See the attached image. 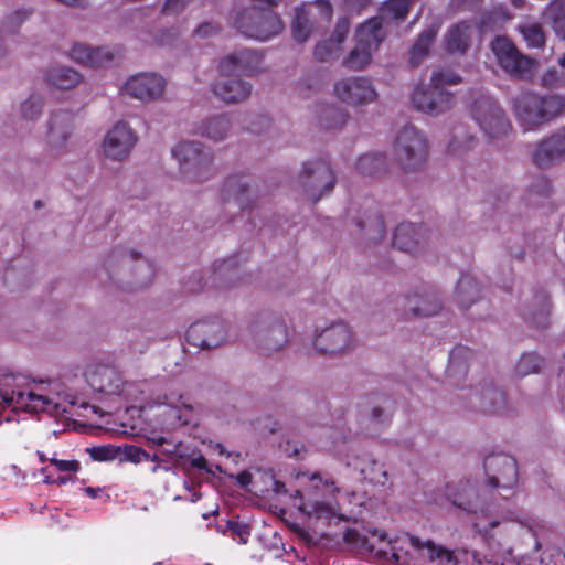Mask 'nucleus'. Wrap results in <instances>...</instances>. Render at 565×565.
I'll return each instance as SVG.
<instances>
[{"label": "nucleus", "mask_w": 565, "mask_h": 565, "mask_svg": "<svg viewBox=\"0 0 565 565\" xmlns=\"http://www.w3.org/2000/svg\"><path fill=\"white\" fill-rule=\"evenodd\" d=\"M486 482L475 487L469 480L456 486H447L445 495L451 504L475 516L473 527L484 535L491 530L513 520L511 513H494L497 498L494 490L502 499L514 493L518 482V466L513 457L497 454L484 459Z\"/></svg>", "instance_id": "obj_1"}, {"label": "nucleus", "mask_w": 565, "mask_h": 565, "mask_svg": "<svg viewBox=\"0 0 565 565\" xmlns=\"http://www.w3.org/2000/svg\"><path fill=\"white\" fill-rule=\"evenodd\" d=\"M299 479H306L311 483V490L303 495L300 490H295L291 497L298 499V509L309 518L322 521L326 524L332 520L344 519L341 507L345 503L349 505L362 507L364 501L355 492H345L335 499V494L340 493L339 488L330 479H323L319 472L298 475Z\"/></svg>", "instance_id": "obj_2"}, {"label": "nucleus", "mask_w": 565, "mask_h": 565, "mask_svg": "<svg viewBox=\"0 0 565 565\" xmlns=\"http://www.w3.org/2000/svg\"><path fill=\"white\" fill-rule=\"evenodd\" d=\"M105 269L110 278L134 284L149 285L156 276V267L140 252L130 247H116L106 257Z\"/></svg>", "instance_id": "obj_3"}, {"label": "nucleus", "mask_w": 565, "mask_h": 565, "mask_svg": "<svg viewBox=\"0 0 565 565\" xmlns=\"http://www.w3.org/2000/svg\"><path fill=\"white\" fill-rule=\"evenodd\" d=\"M565 108V97L541 95L533 92L520 94L514 100V110L524 130H534L558 117Z\"/></svg>", "instance_id": "obj_4"}, {"label": "nucleus", "mask_w": 565, "mask_h": 565, "mask_svg": "<svg viewBox=\"0 0 565 565\" xmlns=\"http://www.w3.org/2000/svg\"><path fill=\"white\" fill-rule=\"evenodd\" d=\"M172 157L179 164L182 178L188 182H203L213 174V156L200 141H183L173 147Z\"/></svg>", "instance_id": "obj_5"}, {"label": "nucleus", "mask_w": 565, "mask_h": 565, "mask_svg": "<svg viewBox=\"0 0 565 565\" xmlns=\"http://www.w3.org/2000/svg\"><path fill=\"white\" fill-rule=\"evenodd\" d=\"M394 157L401 169L405 172L420 170L428 157V141L426 136L415 126L402 128L393 146Z\"/></svg>", "instance_id": "obj_6"}, {"label": "nucleus", "mask_w": 565, "mask_h": 565, "mask_svg": "<svg viewBox=\"0 0 565 565\" xmlns=\"http://www.w3.org/2000/svg\"><path fill=\"white\" fill-rule=\"evenodd\" d=\"M234 24L242 34L258 41H267L282 30V22L273 10L256 7L238 12Z\"/></svg>", "instance_id": "obj_7"}, {"label": "nucleus", "mask_w": 565, "mask_h": 565, "mask_svg": "<svg viewBox=\"0 0 565 565\" xmlns=\"http://www.w3.org/2000/svg\"><path fill=\"white\" fill-rule=\"evenodd\" d=\"M299 182L303 194L316 203L333 191L337 184V177L327 160L318 159L303 164Z\"/></svg>", "instance_id": "obj_8"}, {"label": "nucleus", "mask_w": 565, "mask_h": 565, "mask_svg": "<svg viewBox=\"0 0 565 565\" xmlns=\"http://www.w3.org/2000/svg\"><path fill=\"white\" fill-rule=\"evenodd\" d=\"M490 46L501 68L515 78H530L537 68L536 60L521 53L507 36H495Z\"/></svg>", "instance_id": "obj_9"}, {"label": "nucleus", "mask_w": 565, "mask_h": 565, "mask_svg": "<svg viewBox=\"0 0 565 565\" xmlns=\"http://www.w3.org/2000/svg\"><path fill=\"white\" fill-rule=\"evenodd\" d=\"M253 332L258 351L271 355L280 351L289 340L285 321L277 316H263L253 323Z\"/></svg>", "instance_id": "obj_10"}, {"label": "nucleus", "mask_w": 565, "mask_h": 565, "mask_svg": "<svg viewBox=\"0 0 565 565\" xmlns=\"http://www.w3.org/2000/svg\"><path fill=\"white\" fill-rule=\"evenodd\" d=\"M0 406L24 409L25 412H47L52 415L66 413L55 397L30 390L8 391L0 388Z\"/></svg>", "instance_id": "obj_11"}, {"label": "nucleus", "mask_w": 565, "mask_h": 565, "mask_svg": "<svg viewBox=\"0 0 565 565\" xmlns=\"http://www.w3.org/2000/svg\"><path fill=\"white\" fill-rule=\"evenodd\" d=\"M472 116L490 139H498L507 135L511 128L503 109L489 97H482L475 102Z\"/></svg>", "instance_id": "obj_12"}, {"label": "nucleus", "mask_w": 565, "mask_h": 565, "mask_svg": "<svg viewBox=\"0 0 565 565\" xmlns=\"http://www.w3.org/2000/svg\"><path fill=\"white\" fill-rule=\"evenodd\" d=\"M47 125L46 151L53 158H61L72 149L74 115L64 110L53 113Z\"/></svg>", "instance_id": "obj_13"}, {"label": "nucleus", "mask_w": 565, "mask_h": 565, "mask_svg": "<svg viewBox=\"0 0 565 565\" xmlns=\"http://www.w3.org/2000/svg\"><path fill=\"white\" fill-rule=\"evenodd\" d=\"M137 141L136 131L127 122L118 121L106 132L102 151L105 158L122 162L129 158Z\"/></svg>", "instance_id": "obj_14"}, {"label": "nucleus", "mask_w": 565, "mask_h": 565, "mask_svg": "<svg viewBox=\"0 0 565 565\" xmlns=\"http://www.w3.org/2000/svg\"><path fill=\"white\" fill-rule=\"evenodd\" d=\"M355 337L351 327L343 322H334L318 331L313 339L315 349L323 354H338L353 349Z\"/></svg>", "instance_id": "obj_15"}, {"label": "nucleus", "mask_w": 565, "mask_h": 565, "mask_svg": "<svg viewBox=\"0 0 565 565\" xmlns=\"http://www.w3.org/2000/svg\"><path fill=\"white\" fill-rule=\"evenodd\" d=\"M186 340L200 349L217 348L227 340V326L220 317L199 320L189 327Z\"/></svg>", "instance_id": "obj_16"}, {"label": "nucleus", "mask_w": 565, "mask_h": 565, "mask_svg": "<svg viewBox=\"0 0 565 565\" xmlns=\"http://www.w3.org/2000/svg\"><path fill=\"white\" fill-rule=\"evenodd\" d=\"M412 103L419 111L437 116L452 108L455 96L446 89L437 88L430 81L428 85H419L414 89Z\"/></svg>", "instance_id": "obj_17"}, {"label": "nucleus", "mask_w": 565, "mask_h": 565, "mask_svg": "<svg viewBox=\"0 0 565 565\" xmlns=\"http://www.w3.org/2000/svg\"><path fill=\"white\" fill-rule=\"evenodd\" d=\"M334 94L343 103L350 106H365L377 98L372 82L366 77H348L334 84Z\"/></svg>", "instance_id": "obj_18"}, {"label": "nucleus", "mask_w": 565, "mask_h": 565, "mask_svg": "<svg viewBox=\"0 0 565 565\" xmlns=\"http://www.w3.org/2000/svg\"><path fill=\"white\" fill-rule=\"evenodd\" d=\"M166 85V79L157 73H138L126 81L124 92L135 99L149 103L162 96Z\"/></svg>", "instance_id": "obj_19"}, {"label": "nucleus", "mask_w": 565, "mask_h": 565, "mask_svg": "<svg viewBox=\"0 0 565 565\" xmlns=\"http://www.w3.org/2000/svg\"><path fill=\"white\" fill-rule=\"evenodd\" d=\"M85 377L88 385L98 393L119 395L125 386L120 373L110 365L93 363L87 366Z\"/></svg>", "instance_id": "obj_20"}, {"label": "nucleus", "mask_w": 565, "mask_h": 565, "mask_svg": "<svg viewBox=\"0 0 565 565\" xmlns=\"http://www.w3.org/2000/svg\"><path fill=\"white\" fill-rule=\"evenodd\" d=\"M213 95L226 105L246 102L253 92L250 82L236 75L221 74L211 86Z\"/></svg>", "instance_id": "obj_21"}, {"label": "nucleus", "mask_w": 565, "mask_h": 565, "mask_svg": "<svg viewBox=\"0 0 565 565\" xmlns=\"http://www.w3.org/2000/svg\"><path fill=\"white\" fill-rule=\"evenodd\" d=\"M262 55L248 49L236 50L224 56L218 64L220 74L254 75L260 71Z\"/></svg>", "instance_id": "obj_22"}, {"label": "nucleus", "mask_w": 565, "mask_h": 565, "mask_svg": "<svg viewBox=\"0 0 565 565\" xmlns=\"http://www.w3.org/2000/svg\"><path fill=\"white\" fill-rule=\"evenodd\" d=\"M347 466L358 470L363 480L375 486H386L388 473L384 466L367 451H353L347 459Z\"/></svg>", "instance_id": "obj_23"}, {"label": "nucleus", "mask_w": 565, "mask_h": 565, "mask_svg": "<svg viewBox=\"0 0 565 565\" xmlns=\"http://www.w3.org/2000/svg\"><path fill=\"white\" fill-rule=\"evenodd\" d=\"M348 221L354 223L356 233L370 242H377L385 235L383 217L375 210L367 209L363 215L351 207L348 211Z\"/></svg>", "instance_id": "obj_24"}, {"label": "nucleus", "mask_w": 565, "mask_h": 565, "mask_svg": "<svg viewBox=\"0 0 565 565\" xmlns=\"http://www.w3.org/2000/svg\"><path fill=\"white\" fill-rule=\"evenodd\" d=\"M426 244V232L423 226L413 223H401L393 236V245L409 254L420 252Z\"/></svg>", "instance_id": "obj_25"}, {"label": "nucleus", "mask_w": 565, "mask_h": 565, "mask_svg": "<svg viewBox=\"0 0 565 565\" xmlns=\"http://www.w3.org/2000/svg\"><path fill=\"white\" fill-rule=\"evenodd\" d=\"M565 159V131H559L543 140L533 153L540 168L550 167Z\"/></svg>", "instance_id": "obj_26"}, {"label": "nucleus", "mask_w": 565, "mask_h": 565, "mask_svg": "<svg viewBox=\"0 0 565 565\" xmlns=\"http://www.w3.org/2000/svg\"><path fill=\"white\" fill-rule=\"evenodd\" d=\"M409 545L418 552L419 556L433 565H459L455 553L433 541H422L419 537L409 535Z\"/></svg>", "instance_id": "obj_27"}, {"label": "nucleus", "mask_w": 565, "mask_h": 565, "mask_svg": "<svg viewBox=\"0 0 565 565\" xmlns=\"http://www.w3.org/2000/svg\"><path fill=\"white\" fill-rule=\"evenodd\" d=\"M473 28L463 21L449 26L443 36V46L451 55H463L471 44Z\"/></svg>", "instance_id": "obj_28"}, {"label": "nucleus", "mask_w": 565, "mask_h": 565, "mask_svg": "<svg viewBox=\"0 0 565 565\" xmlns=\"http://www.w3.org/2000/svg\"><path fill=\"white\" fill-rule=\"evenodd\" d=\"M441 310V302L433 296L412 295L403 301L404 319L416 317H431Z\"/></svg>", "instance_id": "obj_29"}, {"label": "nucleus", "mask_w": 565, "mask_h": 565, "mask_svg": "<svg viewBox=\"0 0 565 565\" xmlns=\"http://www.w3.org/2000/svg\"><path fill=\"white\" fill-rule=\"evenodd\" d=\"M70 56L75 62L90 67H102L113 61V54L106 47H90L85 44H75Z\"/></svg>", "instance_id": "obj_30"}, {"label": "nucleus", "mask_w": 565, "mask_h": 565, "mask_svg": "<svg viewBox=\"0 0 565 565\" xmlns=\"http://www.w3.org/2000/svg\"><path fill=\"white\" fill-rule=\"evenodd\" d=\"M356 42L374 51L386 36L382 17H373L356 29Z\"/></svg>", "instance_id": "obj_31"}, {"label": "nucleus", "mask_w": 565, "mask_h": 565, "mask_svg": "<svg viewBox=\"0 0 565 565\" xmlns=\"http://www.w3.org/2000/svg\"><path fill=\"white\" fill-rule=\"evenodd\" d=\"M225 200H233L241 209L250 202V188L245 175H231L225 179L222 188Z\"/></svg>", "instance_id": "obj_32"}, {"label": "nucleus", "mask_w": 565, "mask_h": 565, "mask_svg": "<svg viewBox=\"0 0 565 565\" xmlns=\"http://www.w3.org/2000/svg\"><path fill=\"white\" fill-rule=\"evenodd\" d=\"M231 127V117L227 114H221L203 120L198 127V132L213 141H222L226 138Z\"/></svg>", "instance_id": "obj_33"}, {"label": "nucleus", "mask_w": 565, "mask_h": 565, "mask_svg": "<svg viewBox=\"0 0 565 565\" xmlns=\"http://www.w3.org/2000/svg\"><path fill=\"white\" fill-rule=\"evenodd\" d=\"M238 279V269L233 258L223 259L214 264L211 276L212 285L217 288H231Z\"/></svg>", "instance_id": "obj_34"}, {"label": "nucleus", "mask_w": 565, "mask_h": 565, "mask_svg": "<svg viewBox=\"0 0 565 565\" xmlns=\"http://www.w3.org/2000/svg\"><path fill=\"white\" fill-rule=\"evenodd\" d=\"M542 18L555 35L565 41V0H552L544 8Z\"/></svg>", "instance_id": "obj_35"}, {"label": "nucleus", "mask_w": 565, "mask_h": 565, "mask_svg": "<svg viewBox=\"0 0 565 565\" xmlns=\"http://www.w3.org/2000/svg\"><path fill=\"white\" fill-rule=\"evenodd\" d=\"M355 170L364 177H380L387 170V158L381 152L364 153L356 160Z\"/></svg>", "instance_id": "obj_36"}, {"label": "nucleus", "mask_w": 565, "mask_h": 565, "mask_svg": "<svg viewBox=\"0 0 565 565\" xmlns=\"http://www.w3.org/2000/svg\"><path fill=\"white\" fill-rule=\"evenodd\" d=\"M46 82L57 89H72L82 82V76L67 66H54L46 72Z\"/></svg>", "instance_id": "obj_37"}, {"label": "nucleus", "mask_w": 565, "mask_h": 565, "mask_svg": "<svg viewBox=\"0 0 565 565\" xmlns=\"http://www.w3.org/2000/svg\"><path fill=\"white\" fill-rule=\"evenodd\" d=\"M438 30L439 28L437 25H430L418 35L409 51V61L413 65H418L429 54L430 47L438 34Z\"/></svg>", "instance_id": "obj_38"}, {"label": "nucleus", "mask_w": 565, "mask_h": 565, "mask_svg": "<svg viewBox=\"0 0 565 565\" xmlns=\"http://www.w3.org/2000/svg\"><path fill=\"white\" fill-rule=\"evenodd\" d=\"M477 145V139L472 136L469 129L459 125L451 131V137L448 142V152L452 156H462L469 150L473 149Z\"/></svg>", "instance_id": "obj_39"}, {"label": "nucleus", "mask_w": 565, "mask_h": 565, "mask_svg": "<svg viewBox=\"0 0 565 565\" xmlns=\"http://www.w3.org/2000/svg\"><path fill=\"white\" fill-rule=\"evenodd\" d=\"M311 6H301L296 9L295 19L292 22V36L299 42H306L311 33Z\"/></svg>", "instance_id": "obj_40"}, {"label": "nucleus", "mask_w": 565, "mask_h": 565, "mask_svg": "<svg viewBox=\"0 0 565 565\" xmlns=\"http://www.w3.org/2000/svg\"><path fill=\"white\" fill-rule=\"evenodd\" d=\"M479 292V285L473 277L470 275L460 276L456 287V297L461 306H470L478 299Z\"/></svg>", "instance_id": "obj_41"}, {"label": "nucleus", "mask_w": 565, "mask_h": 565, "mask_svg": "<svg viewBox=\"0 0 565 565\" xmlns=\"http://www.w3.org/2000/svg\"><path fill=\"white\" fill-rule=\"evenodd\" d=\"M518 31L525 41L527 47L543 49L546 43V35L543 26L537 22H525L518 25Z\"/></svg>", "instance_id": "obj_42"}, {"label": "nucleus", "mask_w": 565, "mask_h": 565, "mask_svg": "<svg viewBox=\"0 0 565 565\" xmlns=\"http://www.w3.org/2000/svg\"><path fill=\"white\" fill-rule=\"evenodd\" d=\"M164 404L170 406L174 418L182 425L192 422L193 408L181 395H170L164 397Z\"/></svg>", "instance_id": "obj_43"}, {"label": "nucleus", "mask_w": 565, "mask_h": 565, "mask_svg": "<svg viewBox=\"0 0 565 565\" xmlns=\"http://www.w3.org/2000/svg\"><path fill=\"white\" fill-rule=\"evenodd\" d=\"M44 99L42 95L32 93L20 104V116L28 121L38 120L43 114Z\"/></svg>", "instance_id": "obj_44"}, {"label": "nucleus", "mask_w": 565, "mask_h": 565, "mask_svg": "<svg viewBox=\"0 0 565 565\" xmlns=\"http://www.w3.org/2000/svg\"><path fill=\"white\" fill-rule=\"evenodd\" d=\"M412 0H386L381 7V17L402 21L409 13Z\"/></svg>", "instance_id": "obj_45"}, {"label": "nucleus", "mask_w": 565, "mask_h": 565, "mask_svg": "<svg viewBox=\"0 0 565 565\" xmlns=\"http://www.w3.org/2000/svg\"><path fill=\"white\" fill-rule=\"evenodd\" d=\"M373 52L375 51L365 45H360V43L356 42L343 64L351 70H362L370 64Z\"/></svg>", "instance_id": "obj_46"}, {"label": "nucleus", "mask_w": 565, "mask_h": 565, "mask_svg": "<svg viewBox=\"0 0 565 565\" xmlns=\"http://www.w3.org/2000/svg\"><path fill=\"white\" fill-rule=\"evenodd\" d=\"M543 364V360L536 353H524L516 363L515 372L519 376L536 373Z\"/></svg>", "instance_id": "obj_47"}, {"label": "nucleus", "mask_w": 565, "mask_h": 565, "mask_svg": "<svg viewBox=\"0 0 565 565\" xmlns=\"http://www.w3.org/2000/svg\"><path fill=\"white\" fill-rule=\"evenodd\" d=\"M430 81L439 89H445L447 86H452L461 83V76L451 70H437L434 71Z\"/></svg>", "instance_id": "obj_48"}, {"label": "nucleus", "mask_w": 565, "mask_h": 565, "mask_svg": "<svg viewBox=\"0 0 565 565\" xmlns=\"http://www.w3.org/2000/svg\"><path fill=\"white\" fill-rule=\"evenodd\" d=\"M541 85L546 88L565 87V73L555 67L548 68L541 77Z\"/></svg>", "instance_id": "obj_49"}, {"label": "nucleus", "mask_w": 565, "mask_h": 565, "mask_svg": "<svg viewBox=\"0 0 565 565\" xmlns=\"http://www.w3.org/2000/svg\"><path fill=\"white\" fill-rule=\"evenodd\" d=\"M345 119L347 115L342 110L328 108L321 119V125L326 129H333L344 125Z\"/></svg>", "instance_id": "obj_50"}, {"label": "nucleus", "mask_w": 565, "mask_h": 565, "mask_svg": "<svg viewBox=\"0 0 565 565\" xmlns=\"http://www.w3.org/2000/svg\"><path fill=\"white\" fill-rule=\"evenodd\" d=\"M349 21L347 19L340 20L334 29L333 35L329 39L332 47H340L341 43L344 42L349 33Z\"/></svg>", "instance_id": "obj_51"}, {"label": "nucleus", "mask_w": 565, "mask_h": 565, "mask_svg": "<svg viewBox=\"0 0 565 565\" xmlns=\"http://www.w3.org/2000/svg\"><path fill=\"white\" fill-rule=\"evenodd\" d=\"M340 47H332L330 40L322 41L316 45L315 56L320 61H328L337 55Z\"/></svg>", "instance_id": "obj_52"}, {"label": "nucleus", "mask_w": 565, "mask_h": 565, "mask_svg": "<svg viewBox=\"0 0 565 565\" xmlns=\"http://www.w3.org/2000/svg\"><path fill=\"white\" fill-rule=\"evenodd\" d=\"M31 14V11L26 9H19L10 14L6 19V25L10 31H14L22 22H24Z\"/></svg>", "instance_id": "obj_53"}, {"label": "nucleus", "mask_w": 565, "mask_h": 565, "mask_svg": "<svg viewBox=\"0 0 565 565\" xmlns=\"http://www.w3.org/2000/svg\"><path fill=\"white\" fill-rule=\"evenodd\" d=\"M463 352L465 350L460 348L450 354L449 365L447 367V373L449 376H454L455 373L460 369H462V372L466 374V365L462 364L460 361V358L463 354Z\"/></svg>", "instance_id": "obj_54"}, {"label": "nucleus", "mask_w": 565, "mask_h": 565, "mask_svg": "<svg viewBox=\"0 0 565 565\" xmlns=\"http://www.w3.org/2000/svg\"><path fill=\"white\" fill-rule=\"evenodd\" d=\"M226 527L232 532L234 537L239 539V543L246 544L248 541L249 532L246 525H243L235 521H227Z\"/></svg>", "instance_id": "obj_55"}, {"label": "nucleus", "mask_w": 565, "mask_h": 565, "mask_svg": "<svg viewBox=\"0 0 565 565\" xmlns=\"http://www.w3.org/2000/svg\"><path fill=\"white\" fill-rule=\"evenodd\" d=\"M117 451L111 447H94L90 450V456L97 461H107L116 457Z\"/></svg>", "instance_id": "obj_56"}, {"label": "nucleus", "mask_w": 565, "mask_h": 565, "mask_svg": "<svg viewBox=\"0 0 565 565\" xmlns=\"http://www.w3.org/2000/svg\"><path fill=\"white\" fill-rule=\"evenodd\" d=\"M189 3V0H167L163 7V12L166 14H178L180 13Z\"/></svg>", "instance_id": "obj_57"}, {"label": "nucleus", "mask_w": 565, "mask_h": 565, "mask_svg": "<svg viewBox=\"0 0 565 565\" xmlns=\"http://www.w3.org/2000/svg\"><path fill=\"white\" fill-rule=\"evenodd\" d=\"M50 462L60 471H77L79 468V462L76 460H58L56 458H51Z\"/></svg>", "instance_id": "obj_58"}, {"label": "nucleus", "mask_w": 565, "mask_h": 565, "mask_svg": "<svg viewBox=\"0 0 565 565\" xmlns=\"http://www.w3.org/2000/svg\"><path fill=\"white\" fill-rule=\"evenodd\" d=\"M220 28L216 24L205 22L196 28L195 33L201 38H207L213 34H216Z\"/></svg>", "instance_id": "obj_59"}, {"label": "nucleus", "mask_w": 565, "mask_h": 565, "mask_svg": "<svg viewBox=\"0 0 565 565\" xmlns=\"http://www.w3.org/2000/svg\"><path fill=\"white\" fill-rule=\"evenodd\" d=\"M488 394L491 395L490 403L492 409H497L504 404V394L500 390H491Z\"/></svg>", "instance_id": "obj_60"}, {"label": "nucleus", "mask_w": 565, "mask_h": 565, "mask_svg": "<svg viewBox=\"0 0 565 565\" xmlns=\"http://www.w3.org/2000/svg\"><path fill=\"white\" fill-rule=\"evenodd\" d=\"M140 455H145V452L138 447H129L128 457L135 461L139 460Z\"/></svg>", "instance_id": "obj_61"}, {"label": "nucleus", "mask_w": 565, "mask_h": 565, "mask_svg": "<svg viewBox=\"0 0 565 565\" xmlns=\"http://www.w3.org/2000/svg\"><path fill=\"white\" fill-rule=\"evenodd\" d=\"M252 480V476L249 472H242L239 475H237V481L241 486H247Z\"/></svg>", "instance_id": "obj_62"}, {"label": "nucleus", "mask_w": 565, "mask_h": 565, "mask_svg": "<svg viewBox=\"0 0 565 565\" xmlns=\"http://www.w3.org/2000/svg\"><path fill=\"white\" fill-rule=\"evenodd\" d=\"M274 491L276 493H286L287 490H286L285 483L280 482V481H275V483H274Z\"/></svg>", "instance_id": "obj_63"}, {"label": "nucleus", "mask_w": 565, "mask_h": 565, "mask_svg": "<svg viewBox=\"0 0 565 565\" xmlns=\"http://www.w3.org/2000/svg\"><path fill=\"white\" fill-rule=\"evenodd\" d=\"M384 415V411L381 407H374L372 409V418L374 420L381 419V417Z\"/></svg>", "instance_id": "obj_64"}]
</instances>
